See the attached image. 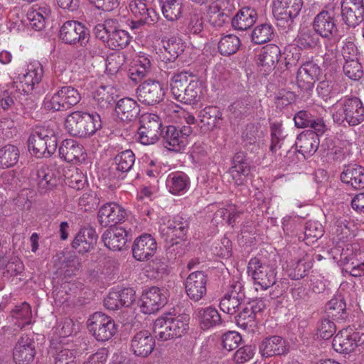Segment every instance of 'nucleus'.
<instances>
[{
  "label": "nucleus",
  "instance_id": "35",
  "mask_svg": "<svg viewBox=\"0 0 364 364\" xmlns=\"http://www.w3.org/2000/svg\"><path fill=\"white\" fill-rule=\"evenodd\" d=\"M257 18V12L254 8L244 6L231 18L232 26L235 30H247L255 23Z\"/></svg>",
  "mask_w": 364,
  "mask_h": 364
},
{
  "label": "nucleus",
  "instance_id": "30",
  "mask_svg": "<svg viewBox=\"0 0 364 364\" xmlns=\"http://www.w3.org/2000/svg\"><path fill=\"white\" fill-rule=\"evenodd\" d=\"M280 53V49L277 46L267 45L263 47L257 55V64L264 73H269L275 68Z\"/></svg>",
  "mask_w": 364,
  "mask_h": 364
},
{
  "label": "nucleus",
  "instance_id": "52",
  "mask_svg": "<svg viewBox=\"0 0 364 364\" xmlns=\"http://www.w3.org/2000/svg\"><path fill=\"white\" fill-rule=\"evenodd\" d=\"M135 161V155L130 149L118 154L114 158L117 169L122 173L129 171Z\"/></svg>",
  "mask_w": 364,
  "mask_h": 364
},
{
  "label": "nucleus",
  "instance_id": "47",
  "mask_svg": "<svg viewBox=\"0 0 364 364\" xmlns=\"http://www.w3.org/2000/svg\"><path fill=\"white\" fill-rule=\"evenodd\" d=\"M164 16L171 21L178 20L182 14V3L180 0H159Z\"/></svg>",
  "mask_w": 364,
  "mask_h": 364
},
{
  "label": "nucleus",
  "instance_id": "19",
  "mask_svg": "<svg viewBox=\"0 0 364 364\" xmlns=\"http://www.w3.org/2000/svg\"><path fill=\"white\" fill-rule=\"evenodd\" d=\"M155 346V338L147 330L136 332L130 341V351L138 357H148L154 351Z\"/></svg>",
  "mask_w": 364,
  "mask_h": 364
},
{
  "label": "nucleus",
  "instance_id": "8",
  "mask_svg": "<svg viewBox=\"0 0 364 364\" xmlns=\"http://www.w3.org/2000/svg\"><path fill=\"white\" fill-rule=\"evenodd\" d=\"M338 13L334 7L322 10L315 17L312 23L314 31L319 36L330 39L338 36L336 17Z\"/></svg>",
  "mask_w": 364,
  "mask_h": 364
},
{
  "label": "nucleus",
  "instance_id": "6",
  "mask_svg": "<svg viewBox=\"0 0 364 364\" xmlns=\"http://www.w3.org/2000/svg\"><path fill=\"white\" fill-rule=\"evenodd\" d=\"M87 326L90 333L99 342L109 341L117 332L114 319L101 311L92 314L87 321Z\"/></svg>",
  "mask_w": 364,
  "mask_h": 364
},
{
  "label": "nucleus",
  "instance_id": "20",
  "mask_svg": "<svg viewBox=\"0 0 364 364\" xmlns=\"http://www.w3.org/2000/svg\"><path fill=\"white\" fill-rule=\"evenodd\" d=\"M321 73V68L316 63L312 61L304 63L297 71L298 86L303 90H312Z\"/></svg>",
  "mask_w": 364,
  "mask_h": 364
},
{
  "label": "nucleus",
  "instance_id": "38",
  "mask_svg": "<svg viewBox=\"0 0 364 364\" xmlns=\"http://www.w3.org/2000/svg\"><path fill=\"white\" fill-rule=\"evenodd\" d=\"M326 316L336 321H346L349 316L346 309V304L341 295L333 296L326 304Z\"/></svg>",
  "mask_w": 364,
  "mask_h": 364
},
{
  "label": "nucleus",
  "instance_id": "16",
  "mask_svg": "<svg viewBox=\"0 0 364 364\" xmlns=\"http://www.w3.org/2000/svg\"><path fill=\"white\" fill-rule=\"evenodd\" d=\"M36 343L33 336L22 335L13 350V358L16 364H31L36 355Z\"/></svg>",
  "mask_w": 364,
  "mask_h": 364
},
{
  "label": "nucleus",
  "instance_id": "32",
  "mask_svg": "<svg viewBox=\"0 0 364 364\" xmlns=\"http://www.w3.org/2000/svg\"><path fill=\"white\" fill-rule=\"evenodd\" d=\"M321 135L316 131H306L299 134L296 141L298 151L304 156L314 155L318 149Z\"/></svg>",
  "mask_w": 364,
  "mask_h": 364
},
{
  "label": "nucleus",
  "instance_id": "21",
  "mask_svg": "<svg viewBox=\"0 0 364 364\" xmlns=\"http://www.w3.org/2000/svg\"><path fill=\"white\" fill-rule=\"evenodd\" d=\"M188 228V220L178 215L172 220H169L166 225L161 226L160 228V232L166 241L169 240L171 242L174 237L184 240Z\"/></svg>",
  "mask_w": 364,
  "mask_h": 364
},
{
  "label": "nucleus",
  "instance_id": "56",
  "mask_svg": "<svg viewBox=\"0 0 364 364\" xmlns=\"http://www.w3.org/2000/svg\"><path fill=\"white\" fill-rule=\"evenodd\" d=\"M129 7L136 18L154 21L151 19V10L147 7L146 0H130Z\"/></svg>",
  "mask_w": 364,
  "mask_h": 364
},
{
  "label": "nucleus",
  "instance_id": "43",
  "mask_svg": "<svg viewBox=\"0 0 364 364\" xmlns=\"http://www.w3.org/2000/svg\"><path fill=\"white\" fill-rule=\"evenodd\" d=\"M189 178L182 172L172 173L166 179V186L172 194H179L187 190Z\"/></svg>",
  "mask_w": 364,
  "mask_h": 364
},
{
  "label": "nucleus",
  "instance_id": "34",
  "mask_svg": "<svg viewBox=\"0 0 364 364\" xmlns=\"http://www.w3.org/2000/svg\"><path fill=\"white\" fill-rule=\"evenodd\" d=\"M160 135L163 139V144L167 149L180 152L186 147L188 140H183L178 132V127L167 126L161 130Z\"/></svg>",
  "mask_w": 364,
  "mask_h": 364
},
{
  "label": "nucleus",
  "instance_id": "26",
  "mask_svg": "<svg viewBox=\"0 0 364 364\" xmlns=\"http://www.w3.org/2000/svg\"><path fill=\"white\" fill-rule=\"evenodd\" d=\"M250 171L247 154L241 151L237 152L232 158V166L229 169V173L235 184L237 186L243 185Z\"/></svg>",
  "mask_w": 364,
  "mask_h": 364
},
{
  "label": "nucleus",
  "instance_id": "9",
  "mask_svg": "<svg viewBox=\"0 0 364 364\" xmlns=\"http://www.w3.org/2000/svg\"><path fill=\"white\" fill-rule=\"evenodd\" d=\"M363 343L364 328L357 331H353L352 328H344L336 335L332 346L336 352L348 353Z\"/></svg>",
  "mask_w": 364,
  "mask_h": 364
},
{
  "label": "nucleus",
  "instance_id": "57",
  "mask_svg": "<svg viewBox=\"0 0 364 364\" xmlns=\"http://www.w3.org/2000/svg\"><path fill=\"white\" fill-rule=\"evenodd\" d=\"M364 252H361L358 248V245H347L345 249H343L341 253L340 263L342 266L348 267L352 261L357 260L359 257H363Z\"/></svg>",
  "mask_w": 364,
  "mask_h": 364
},
{
  "label": "nucleus",
  "instance_id": "27",
  "mask_svg": "<svg viewBox=\"0 0 364 364\" xmlns=\"http://www.w3.org/2000/svg\"><path fill=\"white\" fill-rule=\"evenodd\" d=\"M97 240V235L95 229L92 227H85L76 235L72 242V247L80 254H85L94 249Z\"/></svg>",
  "mask_w": 364,
  "mask_h": 364
},
{
  "label": "nucleus",
  "instance_id": "29",
  "mask_svg": "<svg viewBox=\"0 0 364 364\" xmlns=\"http://www.w3.org/2000/svg\"><path fill=\"white\" fill-rule=\"evenodd\" d=\"M294 121L297 128L309 127L312 129L311 131H316L318 134H323L327 130L323 119L313 116L307 110H300L296 113Z\"/></svg>",
  "mask_w": 364,
  "mask_h": 364
},
{
  "label": "nucleus",
  "instance_id": "63",
  "mask_svg": "<svg viewBox=\"0 0 364 364\" xmlns=\"http://www.w3.org/2000/svg\"><path fill=\"white\" fill-rule=\"evenodd\" d=\"M64 269V275L71 277L78 272L81 267L80 259L76 255H70L65 259L62 264Z\"/></svg>",
  "mask_w": 364,
  "mask_h": 364
},
{
  "label": "nucleus",
  "instance_id": "33",
  "mask_svg": "<svg viewBox=\"0 0 364 364\" xmlns=\"http://www.w3.org/2000/svg\"><path fill=\"white\" fill-rule=\"evenodd\" d=\"M341 181L355 189L364 188V167L357 164L344 166Z\"/></svg>",
  "mask_w": 364,
  "mask_h": 364
},
{
  "label": "nucleus",
  "instance_id": "23",
  "mask_svg": "<svg viewBox=\"0 0 364 364\" xmlns=\"http://www.w3.org/2000/svg\"><path fill=\"white\" fill-rule=\"evenodd\" d=\"M156 249V240L149 234H143L135 239L132 255L139 261H146L154 255Z\"/></svg>",
  "mask_w": 364,
  "mask_h": 364
},
{
  "label": "nucleus",
  "instance_id": "36",
  "mask_svg": "<svg viewBox=\"0 0 364 364\" xmlns=\"http://www.w3.org/2000/svg\"><path fill=\"white\" fill-rule=\"evenodd\" d=\"M115 112L121 120L131 122L138 117L140 108L136 101L129 97H125L117 102Z\"/></svg>",
  "mask_w": 364,
  "mask_h": 364
},
{
  "label": "nucleus",
  "instance_id": "31",
  "mask_svg": "<svg viewBox=\"0 0 364 364\" xmlns=\"http://www.w3.org/2000/svg\"><path fill=\"white\" fill-rule=\"evenodd\" d=\"M233 9V4H230L228 0H222L219 4L210 6L208 13L210 23L213 26L221 27L230 19Z\"/></svg>",
  "mask_w": 364,
  "mask_h": 364
},
{
  "label": "nucleus",
  "instance_id": "64",
  "mask_svg": "<svg viewBox=\"0 0 364 364\" xmlns=\"http://www.w3.org/2000/svg\"><path fill=\"white\" fill-rule=\"evenodd\" d=\"M343 70L348 78L355 81L360 80L363 75V66L359 60L344 63Z\"/></svg>",
  "mask_w": 364,
  "mask_h": 364
},
{
  "label": "nucleus",
  "instance_id": "41",
  "mask_svg": "<svg viewBox=\"0 0 364 364\" xmlns=\"http://www.w3.org/2000/svg\"><path fill=\"white\" fill-rule=\"evenodd\" d=\"M201 93L200 82L195 77L189 80L183 95H181L177 101L187 105H195L200 100Z\"/></svg>",
  "mask_w": 364,
  "mask_h": 364
},
{
  "label": "nucleus",
  "instance_id": "5",
  "mask_svg": "<svg viewBox=\"0 0 364 364\" xmlns=\"http://www.w3.org/2000/svg\"><path fill=\"white\" fill-rule=\"evenodd\" d=\"M80 100L81 95L78 90L66 85L59 87L52 96L47 95L43 100V105L46 110L66 111L77 105Z\"/></svg>",
  "mask_w": 364,
  "mask_h": 364
},
{
  "label": "nucleus",
  "instance_id": "62",
  "mask_svg": "<svg viewBox=\"0 0 364 364\" xmlns=\"http://www.w3.org/2000/svg\"><path fill=\"white\" fill-rule=\"evenodd\" d=\"M125 55L120 53H112L106 59V70L110 73H117L125 63Z\"/></svg>",
  "mask_w": 364,
  "mask_h": 364
},
{
  "label": "nucleus",
  "instance_id": "11",
  "mask_svg": "<svg viewBox=\"0 0 364 364\" xmlns=\"http://www.w3.org/2000/svg\"><path fill=\"white\" fill-rule=\"evenodd\" d=\"M58 173L53 166L42 164L31 172L30 179L41 193H46L58 185Z\"/></svg>",
  "mask_w": 364,
  "mask_h": 364
},
{
  "label": "nucleus",
  "instance_id": "42",
  "mask_svg": "<svg viewBox=\"0 0 364 364\" xmlns=\"http://www.w3.org/2000/svg\"><path fill=\"white\" fill-rule=\"evenodd\" d=\"M250 36L252 42L255 44L266 43L274 38V29L270 23H261L252 29Z\"/></svg>",
  "mask_w": 364,
  "mask_h": 364
},
{
  "label": "nucleus",
  "instance_id": "45",
  "mask_svg": "<svg viewBox=\"0 0 364 364\" xmlns=\"http://www.w3.org/2000/svg\"><path fill=\"white\" fill-rule=\"evenodd\" d=\"M20 151L16 146L6 144L0 148V168H7L14 166L18 161Z\"/></svg>",
  "mask_w": 364,
  "mask_h": 364
},
{
  "label": "nucleus",
  "instance_id": "37",
  "mask_svg": "<svg viewBox=\"0 0 364 364\" xmlns=\"http://www.w3.org/2000/svg\"><path fill=\"white\" fill-rule=\"evenodd\" d=\"M201 129L205 132L212 131L218 127L219 122L223 119V113L216 106H207L198 114Z\"/></svg>",
  "mask_w": 364,
  "mask_h": 364
},
{
  "label": "nucleus",
  "instance_id": "12",
  "mask_svg": "<svg viewBox=\"0 0 364 364\" xmlns=\"http://www.w3.org/2000/svg\"><path fill=\"white\" fill-rule=\"evenodd\" d=\"M90 31L82 23L77 21H68L60 27L59 38L66 44L80 43L85 46L89 41Z\"/></svg>",
  "mask_w": 364,
  "mask_h": 364
},
{
  "label": "nucleus",
  "instance_id": "1",
  "mask_svg": "<svg viewBox=\"0 0 364 364\" xmlns=\"http://www.w3.org/2000/svg\"><path fill=\"white\" fill-rule=\"evenodd\" d=\"M189 316L167 312L157 318L154 323L155 338L166 341L182 337L188 330Z\"/></svg>",
  "mask_w": 364,
  "mask_h": 364
},
{
  "label": "nucleus",
  "instance_id": "48",
  "mask_svg": "<svg viewBox=\"0 0 364 364\" xmlns=\"http://www.w3.org/2000/svg\"><path fill=\"white\" fill-rule=\"evenodd\" d=\"M130 39L131 37L127 31L113 26L108 46L112 50L123 49L129 45Z\"/></svg>",
  "mask_w": 364,
  "mask_h": 364
},
{
  "label": "nucleus",
  "instance_id": "53",
  "mask_svg": "<svg viewBox=\"0 0 364 364\" xmlns=\"http://www.w3.org/2000/svg\"><path fill=\"white\" fill-rule=\"evenodd\" d=\"M11 316L17 320H21L22 323L18 326L23 327L29 324L32 318L31 308L26 302L16 305L11 311Z\"/></svg>",
  "mask_w": 364,
  "mask_h": 364
},
{
  "label": "nucleus",
  "instance_id": "2",
  "mask_svg": "<svg viewBox=\"0 0 364 364\" xmlns=\"http://www.w3.org/2000/svg\"><path fill=\"white\" fill-rule=\"evenodd\" d=\"M65 127L73 136L90 137L102 128L101 117L97 112H73L65 118Z\"/></svg>",
  "mask_w": 364,
  "mask_h": 364
},
{
  "label": "nucleus",
  "instance_id": "7",
  "mask_svg": "<svg viewBox=\"0 0 364 364\" xmlns=\"http://www.w3.org/2000/svg\"><path fill=\"white\" fill-rule=\"evenodd\" d=\"M247 273L252 277L254 283L260 286L262 289L272 287L277 281L276 269L272 265L262 263L257 257L250 260Z\"/></svg>",
  "mask_w": 364,
  "mask_h": 364
},
{
  "label": "nucleus",
  "instance_id": "49",
  "mask_svg": "<svg viewBox=\"0 0 364 364\" xmlns=\"http://www.w3.org/2000/svg\"><path fill=\"white\" fill-rule=\"evenodd\" d=\"M240 46V41L239 38L233 34L222 37L218 45L220 53L225 56H229L235 53Z\"/></svg>",
  "mask_w": 364,
  "mask_h": 364
},
{
  "label": "nucleus",
  "instance_id": "14",
  "mask_svg": "<svg viewBox=\"0 0 364 364\" xmlns=\"http://www.w3.org/2000/svg\"><path fill=\"white\" fill-rule=\"evenodd\" d=\"M138 129V140L144 145L155 144L159 140L162 123L158 115L149 114L142 117Z\"/></svg>",
  "mask_w": 364,
  "mask_h": 364
},
{
  "label": "nucleus",
  "instance_id": "58",
  "mask_svg": "<svg viewBox=\"0 0 364 364\" xmlns=\"http://www.w3.org/2000/svg\"><path fill=\"white\" fill-rule=\"evenodd\" d=\"M256 318L247 305L235 316L237 325L245 330L254 328L256 326Z\"/></svg>",
  "mask_w": 364,
  "mask_h": 364
},
{
  "label": "nucleus",
  "instance_id": "22",
  "mask_svg": "<svg viewBox=\"0 0 364 364\" xmlns=\"http://www.w3.org/2000/svg\"><path fill=\"white\" fill-rule=\"evenodd\" d=\"M125 210L116 203H107L99 210L97 218L99 223L103 227L113 228L125 218Z\"/></svg>",
  "mask_w": 364,
  "mask_h": 364
},
{
  "label": "nucleus",
  "instance_id": "40",
  "mask_svg": "<svg viewBox=\"0 0 364 364\" xmlns=\"http://www.w3.org/2000/svg\"><path fill=\"white\" fill-rule=\"evenodd\" d=\"M341 16L346 25L355 28L364 21V6L341 4Z\"/></svg>",
  "mask_w": 364,
  "mask_h": 364
},
{
  "label": "nucleus",
  "instance_id": "46",
  "mask_svg": "<svg viewBox=\"0 0 364 364\" xmlns=\"http://www.w3.org/2000/svg\"><path fill=\"white\" fill-rule=\"evenodd\" d=\"M112 88L101 86L94 94V105L101 110H105L111 108L114 103L113 93L111 92Z\"/></svg>",
  "mask_w": 364,
  "mask_h": 364
},
{
  "label": "nucleus",
  "instance_id": "44",
  "mask_svg": "<svg viewBox=\"0 0 364 364\" xmlns=\"http://www.w3.org/2000/svg\"><path fill=\"white\" fill-rule=\"evenodd\" d=\"M195 77L193 73H188L186 71H182L174 74L170 81L171 92L173 97L178 100L181 95H183L185 87L188 83L189 79Z\"/></svg>",
  "mask_w": 364,
  "mask_h": 364
},
{
  "label": "nucleus",
  "instance_id": "17",
  "mask_svg": "<svg viewBox=\"0 0 364 364\" xmlns=\"http://www.w3.org/2000/svg\"><path fill=\"white\" fill-rule=\"evenodd\" d=\"M163 47L165 50L163 63L161 65L162 71L169 74L170 69H176L178 65L176 63L178 57L184 51V43L179 38L171 37L162 40Z\"/></svg>",
  "mask_w": 364,
  "mask_h": 364
},
{
  "label": "nucleus",
  "instance_id": "54",
  "mask_svg": "<svg viewBox=\"0 0 364 364\" xmlns=\"http://www.w3.org/2000/svg\"><path fill=\"white\" fill-rule=\"evenodd\" d=\"M252 107L251 100L249 98H245L234 102L229 107V109L235 119H242L250 113Z\"/></svg>",
  "mask_w": 364,
  "mask_h": 364
},
{
  "label": "nucleus",
  "instance_id": "24",
  "mask_svg": "<svg viewBox=\"0 0 364 364\" xmlns=\"http://www.w3.org/2000/svg\"><path fill=\"white\" fill-rule=\"evenodd\" d=\"M289 350L288 343L279 336L267 337L259 345V351L263 358L283 355L288 353Z\"/></svg>",
  "mask_w": 364,
  "mask_h": 364
},
{
  "label": "nucleus",
  "instance_id": "28",
  "mask_svg": "<svg viewBox=\"0 0 364 364\" xmlns=\"http://www.w3.org/2000/svg\"><path fill=\"white\" fill-rule=\"evenodd\" d=\"M102 240L108 249L120 251L128 241V232L122 227L109 228L103 233Z\"/></svg>",
  "mask_w": 364,
  "mask_h": 364
},
{
  "label": "nucleus",
  "instance_id": "4",
  "mask_svg": "<svg viewBox=\"0 0 364 364\" xmlns=\"http://www.w3.org/2000/svg\"><path fill=\"white\" fill-rule=\"evenodd\" d=\"M338 109L333 114L335 122L343 126H357L364 121V105L357 97L346 96L337 102Z\"/></svg>",
  "mask_w": 364,
  "mask_h": 364
},
{
  "label": "nucleus",
  "instance_id": "55",
  "mask_svg": "<svg viewBox=\"0 0 364 364\" xmlns=\"http://www.w3.org/2000/svg\"><path fill=\"white\" fill-rule=\"evenodd\" d=\"M311 265L304 259H300L288 269V276L293 280H299L308 275Z\"/></svg>",
  "mask_w": 364,
  "mask_h": 364
},
{
  "label": "nucleus",
  "instance_id": "18",
  "mask_svg": "<svg viewBox=\"0 0 364 364\" xmlns=\"http://www.w3.org/2000/svg\"><path fill=\"white\" fill-rule=\"evenodd\" d=\"M208 277L203 271L191 273L186 279L185 289L188 298L195 301H199L207 294Z\"/></svg>",
  "mask_w": 364,
  "mask_h": 364
},
{
  "label": "nucleus",
  "instance_id": "59",
  "mask_svg": "<svg viewBox=\"0 0 364 364\" xmlns=\"http://www.w3.org/2000/svg\"><path fill=\"white\" fill-rule=\"evenodd\" d=\"M54 364H76V351L68 348H56L53 353Z\"/></svg>",
  "mask_w": 364,
  "mask_h": 364
},
{
  "label": "nucleus",
  "instance_id": "61",
  "mask_svg": "<svg viewBox=\"0 0 364 364\" xmlns=\"http://www.w3.org/2000/svg\"><path fill=\"white\" fill-rule=\"evenodd\" d=\"M114 24V21L113 20L108 19L104 23L96 25L93 28V33L96 38L108 44Z\"/></svg>",
  "mask_w": 364,
  "mask_h": 364
},
{
  "label": "nucleus",
  "instance_id": "25",
  "mask_svg": "<svg viewBox=\"0 0 364 364\" xmlns=\"http://www.w3.org/2000/svg\"><path fill=\"white\" fill-rule=\"evenodd\" d=\"M58 152L60 157L68 163L78 164L86 159V153L82 145L72 139L63 141Z\"/></svg>",
  "mask_w": 364,
  "mask_h": 364
},
{
  "label": "nucleus",
  "instance_id": "3",
  "mask_svg": "<svg viewBox=\"0 0 364 364\" xmlns=\"http://www.w3.org/2000/svg\"><path fill=\"white\" fill-rule=\"evenodd\" d=\"M58 137L55 129L50 125L37 127L28 139L29 150L37 158H49L56 151Z\"/></svg>",
  "mask_w": 364,
  "mask_h": 364
},
{
  "label": "nucleus",
  "instance_id": "10",
  "mask_svg": "<svg viewBox=\"0 0 364 364\" xmlns=\"http://www.w3.org/2000/svg\"><path fill=\"white\" fill-rule=\"evenodd\" d=\"M303 6V0H274L273 14L279 21L292 28Z\"/></svg>",
  "mask_w": 364,
  "mask_h": 364
},
{
  "label": "nucleus",
  "instance_id": "51",
  "mask_svg": "<svg viewBox=\"0 0 364 364\" xmlns=\"http://www.w3.org/2000/svg\"><path fill=\"white\" fill-rule=\"evenodd\" d=\"M43 75V70L40 63L36 62L28 65V71L24 75L25 85L28 90L27 92L32 90L34 85L42 80Z\"/></svg>",
  "mask_w": 364,
  "mask_h": 364
},
{
  "label": "nucleus",
  "instance_id": "60",
  "mask_svg": "<svg viewBox=\"0 0 364 364\" xmlns=\"http://www.w3.org/2000/svg\"><path fill=\"white\" fill-rule=\"evenodd\" d=\"M243 299H239L231 295L225 294L220 302V309L224 313L232 315L237 312Z\"/></svg>",
  "mask_w": 364,
  "mask_h": 364
},
{
  "label": "nucleus",
  "instance_id": "50",
  "mask_svg": "<svg viewBox=\"0 0 364 364\" xmlns=\"http://www.w3.org/2000/svg\"><path fill=\"white\" fill-rule=\"evenodd\" d=\"M317 34L314 29H304L301 31L297 36L296 45L300 49H312L316 48L320 41Z\"/></svg>",
  "mask_w": 364,
  "mask_h": 364
},
{
  "label": "nucleus",
  "instance_id": "39",
  "mask_svg": "<svg viewBox=\"0 0 364 364\" xmlns=\"http://www.w3.org/2000/svg\"><path fill=\"white\" fill-rule=\"evenodd\" d=\"M195 314L203 330H208L220 326L223 319L218 310L212 306L198 308Z\"/></svg>",
  "mask_w": 364,
  "mask_h": 364
},
{
  "label": "nucleus",
  "instance_id": "15",
  "mask_svg": "<svg viewBox=\"0 0 364 364\" xmlns=\"http://www.w3.org/2000/svg\"><path fill=\"white\" fill-rule=\"evenodd\" d=\"M167 303L166 291L157 287H152L144 291L141 296L140 308L145 314L157 312Z\"/></svg>",
  "mask_w": 364,
  "mask_h": 364
},
{
  "label": "nucleus",
  "instance_id": "13",
  "mask_svg": "<svg viewBox=\"0 0 364 364\" xmlns=\"http://www.w3.org/2000/svg\"><path fill=\"white\" fill-rule=\"evenodd\" d=\"M138 100L146 105H154L164 100L166 87L164 84L154 80H147L136 90Z\"/></svg>",
  "mask_w": 364,
  "mask_h": 364
}]
</instances>
